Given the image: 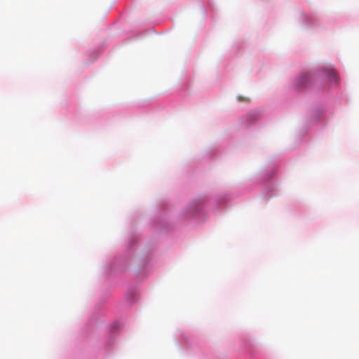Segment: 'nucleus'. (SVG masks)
<instances>
[{"instance_id":"7ed1b4c3","label":"nucleus","mask_w":359,"mask_h":359,"mask_svg":"<svg viewBox=\"0 0 359 359\" xmlns=\"http://www.w3.org/2000/svg\"><path fill=\"white\" fill-rule=\"evenodd\" d=\"M238 100L240 102H249L250 99L246 97H243L241 95L238 96Z\"/></svg>"},{"instance_id":"f03ea898","label":"nucleus","mask_w":359,"mask_h":359,"mask_svg":"<svg viewBox=\"0 0 359 359\" xmlns=\"http://www.w3.org/2000/svg\"><path fill=\"white\" fill-rule=\"evenodd\" d=\"M325 73L331 81H337V74L333 69H327Z\"/></svg>"},{"instance_id":"f257e3e1","label":"nucleus","mask_w":359,"mask_h":359,"mask_svg":"<svg viewBox=\"0 0 359 359\" xmlns=\"http://www.w3.org/2000/svg\"><path fill=\"white\" fill-rule=\"evenodd\" d=\"M311 79V76L306 74L299 77L298 82L300 86H307L310 83Z\"/></svg>"}]
</instances>
